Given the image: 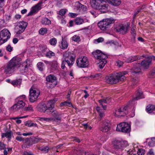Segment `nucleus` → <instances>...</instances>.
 Returning a JSON list of instances; mask_svg holds the SVG:
<instances>
[{"instance_id": "39", "label": "nucleus", "mask_w": 155, "mask_h": 155, "mask_svg": "<svg viewBox=\"0 0 155 155\" xmlns=\"http://www.w3.org/2000/svg\"><path fill=\"white\" fill-rule=\"evenodd\" d=\"M139 79L137 77H135V78H133L132 79V81H131L132 85L134 86L135 85H137L139 81Z\"/></svg>"}, {"instance_id": "28", "label": "nucleus", "mask_w": 155, "mask_h": 155, "mask_svg": "<svg viewBox=\"0 0 155 155\" xmlns=\"http://www.w3.org/2000/svg\"><path fill=\"white\" fill-rule=\"evenodd\" d=\"M58 63L56 61H52L50 64V67L52 69L56 70L58 68Z\"/></svg>"}, {"instance_id": "15", "label": "nucleus", "mask_w": 155, "mask_h": 155, "mask_svg": "<svg viewBox=\"0 0 155 155\" xmlns=\"http://www.w3.org/2000/svg\"><path fill=\"white\" fill-rule=\"evenodd\" d=\"M47 84H50L51 87H55L57 84V81L56 78L53 75L50 74L46 78Z\"/></svg>"}, {"instance_id": "49", "label": "nucleus", "mask_w": 155, "mask_h": 155, "mask_svg": "<svg viewBox=\"0 0 155 155\" xmlns=\"http://www.w3.org/2000/svg\"><path fill=\"white\" fill-rule=\"evenodd\" d=\"M75 7L77 8V10H80L82 8L85 6L84 5L81 4L79 2H77L75 4Z\"/></svg>"}, {"instance_id": "36", "label": "nucleus", "mask_w": 155, "mask_h": 155, "mask_svg": "<svg viewBox=\"0 0 155 155\" xmlns=\"http://www.w3.org/2000/svg\"><path fill=\"white\" fill-rule=\"evenodd\" d=\"M25 125L29 127H36L37 124L35 123H33L30 121H27L25 124Z\"/></svg>"}, {"instance_id": "41", "label": "nucleus", "mask_w": 155, "mask_h": 155, "mask_svg": "<svg viewBox=\"0 0 155 155\" xmlns=\"http://www.w3.org/2000/svg\"><path fill=\"white\" fill-rule=\"evenodd\" d=\"M26 99V96L25 95H21L16 98L15 99V101H23Z\"/></svg>"}, {"instance_id": "10", "label": "nucleus", "mask_w": 155, "mask_h": 155, "mask_svg": "<svg viewBox=\"0 0 155 155\" xmlns=\"http://www.w3.org/2000/svg\"><path fill=\"white\" fill-rule=\"evenodd\" d=\"M11 34L9 31L4 29L0 31V45L5 42L10 37Z\"/></svg>"}, {"instance_id": "26", "label": "nucleus", "mask_w": 155, "mask_h": 155, "mask_svg": "<svg viewBox=\"0 0 155 155\" xmlns=\"http://www.w3.org/2000/svg\"><path fill=\"white\" fill-rule=\"evenodd\" d=\"M140 58L141 57L139 58L137 56L130 57L126 59V62L127 63L131 62L140 59Z\"/></svg>"}, {"instance_id": "58", "label": "nucleus", "mask_w": 155, "mask_h": 155, "mask_svg": "<svg viewBox=\"0 0 155 155\" xmlns=\"http://www.w3.org/2000/svg\"><path fill=\"white\" fill-rule=\"evenodd\" d=\"M16 140L19 141H24L25 140L21 136H17L16 137Z\"/></svg>"}, {"instance_id": "64", "label": "nucleus", "mask_w": 155, "mask_h": 155, "mask_svg": "<svg viewBox=\"0 0 155 155\" xmlns=\"http://www.w3.org/2000/svg\"><path fill=\"white\" fill-rule=\"evenodd\" d=\"M147 155H154V153L153 152V150L150 149L147 152Z\"/></svg>"}, {"instance_id": "59", "label": "nucleus", "mask_w": 155, "mask_h": 155, "mask_svg": "<svg viewBox=\"0 0 155 155\" xmlns=\"http://www.w3.org/2000/svg\"><path fill=\"white\" fill-rule=\"evenodd\" d=\"M135 29V27L133 26L132 27V28H131L130 32L131 34H136Z\"/></svg>"}, {"instance_id": "7", "label": "nucleus", "mask_w": 155, "mask_h": 155, "mask_svg": "<svg viewBox=\"0 0 155 155\" xmlns=\"http://www.w3.org/2000/svg\"><path fill=\"white\" fill-rule=\"evenodd\" d=\"M132 106L129 103L124 107H122L116 110L115 113V115L117 117L124 116L127 115L128 113V109L130 108V106Z\"/></svg>"}, {"instance_id": "32", "label": "nucleus", "mask_w": 155, "mask_h": 155, "mask_svg": "<svg viewBox=\"0 0 155 155\" xmlns=\"http://www.w3.org/2000/svg\"><path fill=\"white\" fill-rule=\"evenodd\" d=\"M71 40L72 41L77 42H78L81 40L80 36L77 35H74L72 36L71 38Z\"/></svg>"}, {"instance_id": "46", "label": "nucleus", "mask_w": 155, "mask_h": 155, "mask_svg": "<svg viewBox=\"0 0 155 155\" xmlns=\"http://www.w3.org/2000/svg\"><path fill=\"white\" fill-rule=\"evenodd\" d=\"M37 67L38 69L40 71H42L43 70V67L44 64L42 62H40L38 63Z\"/></svg>"}, {"instance_id": "6", "label": "nucleus", "mask_w": 155, "mask_h": 155, "mask_svg": "<svg viewBox=\"0 0 155 155\" xmlns=\"http://www.w3.org/2000/svg\"><path fill=\"white\" fill-rule=\"evenodd\" d=\"M114 20L112 18L104 19L98 23V26L101 30L105 31L110 27L111 24L114 23Z\"/></svg>"}, {"instance_id": "13", "label": "nucleus", "mask_w": 155, "mask_h": 155, "mask_svg": "<svg viewBox=\"0 0 155 155\" xmlns=\"http://www.w3.org/2000/svg\"><path fill=\"white\" fill-rule=\"evenodd\" d=\"M130 24L127 23L126 24H122L119 25L116 28V31L122 34L127 33L129 30Z\"/></svg>"}, {"instance_id": "42", "label": "nucleus", "mask_w": 155, "mask_h": 155, "mask_svg": "<svg viewBox=\"0 0 155 155\" xmlns=\"http://www.w3.org/2000/svg\"><path fill=\"white\" fill-rule=\"evenodd\" d=\"M96 110L98 112L100 116L102 117L104 116V114L103 111H102V109H100V108L97 107H96Z\"/></svg>"}, {"instance_id": "38", "label": "nucleus", "mask_w": 155, "mask_h": 155, "mask_svg": "<svg viewBox=\"0 0 155 155\" xmlns=\"http://www.w3.org/2000/svg\"><path fill=\"white\" fill-rule=\"evenodd\" d=\"M47 29L46 28H41L39 30L38 32L40 35H44L47 33Z\"/></svg>"}, {"instance_id": "21", "label": "nucleus", "mask_w": 155, "mask_h": 155, "mask_svg": "<svg viewBox=\"0 0 155 155\" xmlns=\"http://www.w3.org/2000/svg\"><path fill=\"white\" fill-rule=\"evenodd\" d=\"M52 116L54 117V118H52L53 120L55 122L59 121L60 122L61 121V118L60 117L61 114L59 112L55 110L53 112L52 114Z\"/></svg>"}, {"instance_id": "45", "label": "nucleus", "mask_w": 155, "mask_h": 155, "mask_svg": "<svg viewBox=\"0 0 155 155\" xmlns=\"http://www.w3.org/2000/svg\"><path fill=\"white\" fill-rule=\"evenodd\" d=\"M30 139L32 142H31V143H28V144L31 145L36 143L40 140V139L36 138H30Z\"/></svg>"}, {"instance_id": "17", "label": "nucleus", "mask_w": 155, "mask_h": 155, "mask_svg": "<svg viewBox=\"0 0 155 155\" xmlns=\"http://www.w3.org/2000/svg\"><path fill=\"white\" fill-rule=\"evenodd\" d=\"M110 124L109 121L105 120L103 122L102 127L100 128V130L104 132H108L110 129Z\"/></svg>"}, {"instance_id": "19", "label": "nucleus", "mask_w": 155, "mask_h": 155, "mask_svg": "<svg viewBox=\"0 0 155 155\" xmlns=\"http://www.w3.org/2000/svg\"><path fill=\"white\" fill-rule=\"evenodd\" d=\"M136 96V97L135 98L129 101V103L130 104V105H133L135 103L134 100H138L144 97V95L143 94L142 92L139 90L137 91Z\"/></svg>"}, {"instance_id": "51", "label": "nucleus", "mask_w": 155, "mask_h": 155, "mask_svg": "<svg viewBox=\"0 0 155 155\" xmlns=\"http://www.w3.org/2000/svg\"><path fill=\"white\" fill-rule=\"evenodd\" d=\"M145 153V150L142 149H139L137 152L138 155H143Z\"/></svg>"}, {"instance_id": "37", "label": "nucleus", "mask_w": 155, "mask_h": 155, "mask_svg": "<svg viewBox=\"0 0 155 155\" xmlns=\"http://www.w3.org/2000/svg\"><path fill=\"white\" fill-rule=\"evenodd\" d=\"M21 83V80L20 79H16L12 81L11 83L13 85L15 86L20 84Z\"/></svg>"}, {"instance_id": "56", "label": "nucleus", "mask_w": 155, "mask_h": 155, "mask_svg": "<svg viewBox=\"0 0 155 155\" xmlns=\"http://www.w3.org/2000/svg\"><path fill=\"white\" fill-rule=\"evenodd\" d=\"M4 0H0V10L2 11L3 10V7L4 5Z\"/></svg>"}, {"instance_id": "16", "label": "nucleus", "mask_w": 155, "mask_h": 155, "mask_svg": "<svg viewBox=\"0 0 155 155\" xmlns=\"http://www.w3.org/2000/svg\"><path fill=\"white\" fill-rule=\"evenodd\" d=\"M94 58L97 60H101V59H106L107 58V56L105 54L102 53L99 50H97L95 51L92 52Z\"/></svg>"}, {"instance_id": "24", "label": "nucleus", "mask_w": 155, "mask_h": 155, "mask_svg": "<svg viewBox=\"0 0 155 155\" xmlns=\"http://www.w3.org/2000/svg\"><path fill=\"white\" fill-rule=\"evenodd\" d=\"M146 110L148 113L155 114V106L149 105L147 107Z\"/></svg>"}, {"instance_id": "12", "label": "nucleus", "mask_w": 155, "mask_h": 155, "mask_svg": "<svg viewBox=\"0 0 155 155\" xmlns=\"http://www.w3.org/2000/svg\"><path fill=\"white\" fill-rule=\"evenodd\" d=\"M29 99L31 102H34L37 99L40 94L39 91L36 88H31L29 91Z\"/></svg>"}, {"instance_id": "52", "label": "nucleus", "mask_w": 155, "mask_h": 155, "mask_svg": "<svg viewBox=\"0 0 155 155\" xmlns=\"http://www.w3.org/2000/svg\"><path fill=\"white\" fill-rule=\"evenodd\" d=\"M41 150L44 152V153H47L48 152L49 150V148L48 146H45L41 148L40 149Z\"/></svg>"}, {"instance_id": "31", "label": "nucleus", "mask_w": 155, "mask_h": 155, "mask_svg": "<svg viewBox=\"0 0 155 155\" xmlns=\"http://www.w3.org/2000/svg\"><path fill=\"white\" fill-rule=\"evenodd\" d=\"M105 59H101V60H99V67L100 69H102L104 66L105 64L107 63V61Z\"/></svg>"}, {"instance_id": "9", "label": "nucleus", "mask_w": 155, "mask_h": 155, "mask_svg": "<svg viewBox=\"0 0 155 155\" xmlns=\"http://www.w3.org/2000/svg\"><path fill=\"white\" fill-rule=\"evenodd\" d=\"M116 130L123 133H129L130 131V127L127 123L121 122L117 125Z\"/></svg>"}, {"instance_id": "2", "label": "nucleus", "mask_w": 155, "mask_h": 155, "mask_svg": "<svg viewBox=\"0 0 155 155\" xmlns=\"http://www.w3.org/2000/svg\"><path fill=\"white\" fill-rule=\"evenodd\" d=\"M127 74L126 71H123L110 74L105 78V81L110 84H115L119 81H122L124 80V75Z\"/></svg>"}, {"instance_id": "25", "label": "nucleus", "mask_w": 155, "mask_h": 155, "mask_svg": "<svg viewBox=\"0 0 155 155\" xmlns=\"http://www.w3.org/2000/svg\"><path fill=\"white\" fill-rule=\"evenodd\" d=\"M68 44L66 40H64L62 38V41L61 45H59L60 48L63 49H66L67 48Z\"/></svg>"}, {"instance_id": "53", "label": "nucleus", "mask_w": 155, "mask_h": 155, "mask_svg": "<svg viewBox=\"0 0 155 155\" xmlns=\"http://www.w3.org/2000/svg\"><path fill=\"white\" fill-rule=\"evenodd\" d=\"M104 38H99L97 39L94 40V43L95 44H97L103 41Z\"/></svg>"}, {"instance_id": "27", "label": "nucleus", "mask_w": 155, "mask_h": 155, "mask_svg": "<svg viewBox=\"0 0 155 155\" xmlns=\"http://www.w3.org/2000/svg\"><path fill=\"white\" fill-rule=\"evenodd\" d=\"M30 64L29 61H26L24 63L23 65L20 66L19 67H22V70L25 71H27L28 70V68L30 66Z\"/></svg>"}, {"instance_id": "34", "label": "nucleus", "mask_w": 155, "mask_h": 155, "mask_svg": "<svg viewBox=\"0 0 155 155\" xmlns=\"http://www.w3.org/2000/svg\"><path fill=\"white\" fill-rule=\"evenodd\" d=\"M74 22L76 24L79 25L81 24L84 22V20L80 18L77 17L75 19Z\"/></svg>"}, {"instance_id": "33", "label": "nucleus", "mask_w": 155, "mask_h": 155, "mask_svg": "<svg viewBox=\"0 0 155 155\" xmlns=\"http://www.w3.org/2000/svg\"><path fill=\"white\" fill-rule=\"evenodd\" d=\"M57 101V98H54L49 101L47 103V106L54 108V104Z\"/></svg>"}, {"instance_id": "50", "label": "nucleus", "mask_w": 155, "mask_h": 155, "mask_svg": "<svg viewBox=\"0 0 155 155\" xmlns=\"http://www.w3.org/2000/svg\"><path fill=\"white\" fill-rule=\"evenodd\" d=\"M39 120L41 121H45L47 122H49L53 120L52 118H47L45 117H40Z\"/></svg>"}, {"instance_id": "30", "label": "nucleus", "mask_w": 155, "mask_h": 155, "mask_svg": "<svg viewBox=\"0 0 155 155\" xmlns=\"http://www.w3.org/2000/svg\"><path fill=\"white\" fill-rule=\"evenodd\" d=\"M12 134L10 131H7L5 133L2 134V138H3L6 137L7 138H11Z\"/></svg>"}, {"instance_id": "55", "label": "nucleus", "mask_w": 155, "mask_h": 155, "mask_svg": "<svg viewBox=\"0 0 155 155\" xmlns=\"http://www.w3.org/2000/svg\"><path fill=\"white\" fill-rule=\"evenodd\" d=\"M6 145L0 141V150H2L6 147Z\"/></svg>"}, {"instance_id": "29", "label": "nucleus", "mask_w": 155, "mask_h": 155, "mask_svg": "<svg viewBox=\"0 0 155 155\" xmlns=\"http://www.w3.org/2000/svg\"><path fill=\"white\" fill-rule=\"evenodd\" d=\"M55 110L54 109V108L47 106L45 113L48 115H50L51 114H52V113Z\"/></svg>"}, {"instance_id": "40", "label": "nucleus", "mask_w": 155, "mask_h": 155, "mask_svg": "<svg viewBox=\"0 0 155 155\" xmlns=\"http://www.w3.org/2000/svg\"><path fill=\"white\" fill-rule=\"evenodd\" d=\"M148 145L150 147H153L155 145V137H152L151 138V141L148 143Z\"/></svg>"}, {"instance_id": "44", "label": "nucleus", "mask_w": 155, "mask_h": 155, "mask_svg": "<svg viewBox=\"0 0 155 155\" xmlns=\"http://www.w3.org/2000/svg\"><path fill=\"white\" fill-rule=\"evenodd\" d=\"M121 2L120 0H113L111 4L114 6H118L120 4Z\"/></svg>"}, {"instance_id": "14", "label": "nucleus", "mask_w": 155, "mask_h": 155, "mask_svg": "<svg viewBox=\"0 0 155 155\" xmlns=\"http://www.w3.org/2000/svg\"><path fill=\"white\" fill-rule=\"evenodd\" d=\"M44 2L42 0L39 1L38 3L32 7L30 12L28 14L27 16L32 15L37 13L42 8V4Z\"/></svg>"}, {"instance_id": "47", "label": "nucleus", "mask_w": 155, "mask_h": 155, "mask_svg": "<svg viewBox=\"0 0 155 155\" xmlns=\"http://www.w3.org/2000/svg\"><path fill=\"white\" fill-rule=\"evenodd\" d=\"M57 40L55 38H53L49 40V43L52 45L55 46L57 44Z\"/></svg>"}, {"instance_id": "63", "label": "nucleus", "mask_w": 155, "mask_h": 155, "mask_svg": "<svg viewBox=\"0 0 155 155\" xmlns=\"http://www.w3.org/2000/svg\"><path fill=\"white\" fill-rule=\"evenodd\" d=\"M116 63L117 64V65L119 67L121 66L123 64V62L120 61L118 60L117 61Z\"/></svg>"}, {"instance_id": "20", "label": "nucleus", "mask_w": 155, "mask_h": 155, "mask_svg": "<svg viewBox=\"0 0 155 155\" xmlns=\"http://www.w3.org/2000/svg\"><path fill=\"white\" fill-rule=\"evenodd\" d=\"M16 104L12 106V108L15 110H18V109L22 108L25 105V103L23 101H15Z\"/></svg>"}, {"instance_id": "60", "label": "nucleus", "mask_w": 155, "mask_h": 155, "mask_svg": "<svg viewBox=\"0 0 155 155\" xmlns=\"http://www.w3.org/2000/svg\"><path fill=\"white\" fill-rule=\"evenodd\" d=\"M25 110H28L30 111H32L33 110L32 107L30 106H28L27 107H25L24 108Z\"/></svg>"}, {"instance_id": "54", "label": "nucleus", "mask_w": 155, "mask_h": 155, "mask_svg": "<svg viewBox=\"0 0 155 155\" xmlns=\"http://www.w3.org/2000/svg\"><path fill=\"white\" fill-rule=\"evenodd\" d=\"M136 34H131V40L133 43L135 42L136 39Z\"/></svg>"}, {"instance_id": "4", "label": "nucleus", "mask_w": 155, "mask_h": 155, "mask_svg": "<svg viewBox=\"0 0 155 155\" xmlns=\"http://www.w3.org/2000/svg\"><path fill=\"white\" fill-rule=\"evenodd\" d=\"M91 7L96 9H107L108 4L104 0H90Z\"/></svg>"}, {"instance_id": "43", "label": "nucleus", "mask_w": 155, "mask_h": 155, "mask_svg": "<svg viewBox=\"0 0 155 155\" xmlns=\"http://www.w3.org/2000/svg\"><path fill=\"white\" fill-rule=\"evenodd\" d=\"M71 105L72 104L71 102L67 101H65L64 102L61 103L60 104V106L61 107L66 106L70 107Z\"/></svg>"}, {"instance_id": "8", "label": "nucleus", "mask_w": 155, "mask_h": 155, "mask_svg": "<svg viewBox=\"0 0 155 155\" xmlns=\"http://www.w3.org/2000/svg\"><path fill=\"white\" fill-rule=\"evenodd\" d=\"M112 144L114 148L119 151H121L123 148L128 145L127 142L126 141H120L115 140L113 141Z\"/></svg>"}, {"instance_id": "1", "label": "nucleus", "mask_w": 155, "mask_h": 155, "mask_svg": "<svg viewBox=\"0 0 155 155\" xmlns=\"http://www.w3.org/2000/svg\"><path fill=\"white\" fill-rule=\"evenodd\" d=\"M151 64L147 57H146L145 59L143 60L140 63H136L134 64L131 71V75L135 76V77L137 76L141 71L140 68L141 66L145 69H147Z\"/></svg>"}, {"instance_id": "35", "label": "nucleus", "mask_w": 155, "mask_h": 155, "mask_svg": "<svg viewBox=\"0 0 155 155\" xmlns=\"http://www.w3.org/2000/svg\"><path fill=\"white\" fill-rule=\"evenodd\" d=\"M99 102L100 104L102 106V107L105 110L106 109V106L105 105H103V104L104 103H107V100H106L105 99H101L99 100Z\"/></svg>"}, {"instance_id": "57", "label": "nucleus", "mask_w": 155, "mask_h": 155, "mask_svg": "<svg viewBox=\"0 0 155 155\" xmlns=\"http://www.w3.org/2000/svg\"><path fill=\"white\" fill-rule=\"evenodd\" d=\"M66 13V10L62 9L60 10L59 12V14L61 15H64Z\"/></svg>"}, {"instance_id": "22", "label": "nucleus", "mask_w": 155, "mask_h": 155, "mask_svg": "<svg viewBox=\"0 0 155 155\" xmlns=\"http://www.w3.org/2000/svg\"><path fill=\"white\" fill-rule=\"evenodd\" d=\"M47 105L45 104H39L37 107L38 110L40 112L45 113Z\"/></svg>"}, {"instance_id": "5", "label": "nucleus", "mask_w": 155, "mask_h": 155, "mask_svg": "<svg viewBox=\"0 0 155 155\" xmlns=\"http://www.w3.org/2000/svg\"><path fill=\"white\" fill-rule=\"evenodd\" d=\"M19 64L18 61L16 58L13 57L5 67L4 72L6 74H10L14 72L15 67Z\"/></svg>"}, {"instance_id": "18", "label": "nucleus", "mask_w": 155, "mask_h": 155, "mask_svg": "<svg viewBox=\"0 0 155 155\" xmlns=\"http://www.w3.org/2000/svg\"><path fill=\"white\" fill-rule=\"evenodd\" d=\"M27 23L25 21H20L18 25L19 30L17 32V34L22 33L25 30L27 26Z\"/></svg>"}, {"instance_id": "61", "label": "nucleus", "mask_w": 155, "mask_h": 155, "mask_svg": "<svg viewBox=\"0 0 155 155\" xmlns=\"http://www.w3.org/2000/svg\"><path fill=\"white\" fill-rule=\"evenodd\" d=\"M147 57L148 58L149 61H150L151 63L152 60L155 61V56H154L152 55L151 56H147Z\"/></svg>"}, {"instance_id": "23", "label": "nucleus", "mask_w": 155, "mask_h": 155, "mask_svg": "<svg viewBox=\"0 0 155 155\" xmlns=\"http://www.w3.org/2000/svg\"><path fill=\"white\" fill-rule=\"evenodd\" d=\"M41 22L42 25H49L51 24V20L46 17L42 18L41 20Z\"/></svg>"}, {"instance_id": "3", "label": "nucleus", "mask_w": 155, "mask_h": 155, "mask_svg": "<svg viewBox=\"0 0 155 155\" xmlns=\"http://www.w3.org/2000/svg\"><path fill=\"white\" fill-rule=\"evenodd\" d=\"M75 57V55L71 53L68 52L64 53L62 59L61 68L64 69L66 64L68 66L72 65L74 63Z\"/></svg>"}, {"instance_id": "11", "label": "nucleus", "mask_w": 155, "mask_h": 155, "mask_svg": "<svg viewBox=\"0 0 155 155\" xmlns=\"http://www.w3.org/2000/svg\"><path fill=\"white\" fill-rule=\"evenodd\" d=\"M77 66L79 68H85L88 65V61L87 58L81 56L77 58L76 60Z\"/></svg>"}, {"instance_id": "48", "label": "nucleus", "mask_w": 155, "mask_h": 155, "mask_svg": "<svg viewBox=\"0 0 155 155\" xmlns=\"http://www.w3.org/2000/svg\"><path fill=\"white\" fill-rule=\"evenodd\" d=\"M54 53L51 51H49L47 52L46 54V56L47 57L51 58L52 56H54Z\"/></svg>"}, {"instance_id": "62", "label": "nucleus", "mask_w": 155, "mask_h": 155, "mask_svg": "<svg viewBox=\"0 0 155 155\" xmlns=\"http://www.w3.org/2000/svg\"><path fill=\"white\" fill-rule=\"evenodd\" d=\"M6 50L9 51L11 52L13 49V48L10 45H8L6 48Z\"/></svg>"}]
</instances>
